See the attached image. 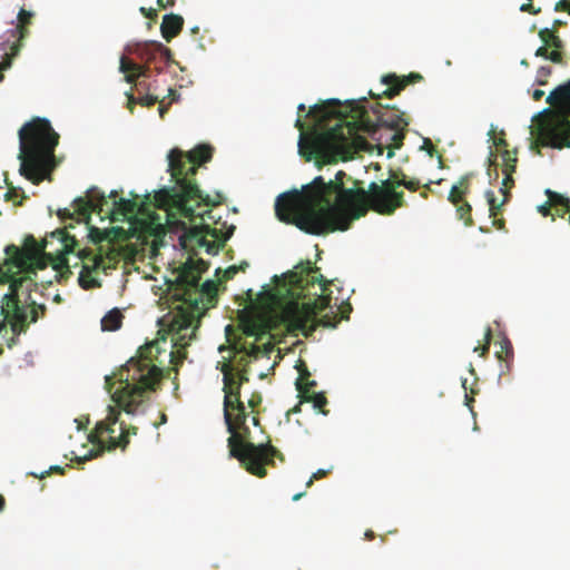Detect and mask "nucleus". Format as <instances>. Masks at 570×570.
<instances>
[{"label": "nucleus", "instance_id": "f257e3e1", "mask_svg": "<svg viewBox=\"0 0 570 570\" xmlns=\"http://www.w3.org/2000/svg\"><path fill=\"white\" fill-rule=\"evenodd\" d=\"M273 284L257 294L253 289L246 292L248 304L238 313L242 334L256 340L277 328L295 335L312 334L316 313L331 306L332 282L308 266L299 274L275 275Z\"/></svg>", "mask_w": 570, "mask_h": 570}, {"label": "nucleus", "instance_id": "f03ea898", "mask_svg": "<svg viewBox=\"0 0 570 570\" xmlns=\"http://www.w3.org/2000/svg\"><path fill=\"white\" fill-rule=\"evenodd\" d=\"M214 148L209 145H198L188 153L174 148L168 154V171L170 187H164L155 193V207L166 210L169 226L178 227L180 249H220L235 230L234 225L226 223L212 227L205 224V215L210 214L204 207L220 205L223 195L204 194L196 180L197 169L213 157Z\"/></svg>", "mask_w": 570, "mask_h": 570}, {"label": "nucleus", "instance_id": "7ed1b4c3", "mask_svg": "<svg viewBox=\"0 0 570 570\" xmlns=\"http://www.w3.org/2000/svg\"><path fill=\"white\" fill-rule=\"evenodd\" d=\"M341 102L330 99L309 108L307 116L315 120L314 126L305 132V124L298 117L295 127L301 131L298 151L307 161L315 159L318 167L325 164L347 160L360 151L371 149V144L361 135H374L380 127L394 130H404L409 122L397 108L389 105L373 110L376 119L372 120L364 106L356 110V119L345 120L342 115Z\"/></svg>", "mask_w": 570, "mask_h": 570}, {"label": "nucleus", "instance_id": "20e7f679", "mask_svg": "<svg viewBox=\"0 0 570 570\" xmlns=\"http://www.w3.org/2000/svg\"><path fill=\"white\" fill-rule=\"evenodd\" d=\"M345 179L352 180L345 171L338 170L333 179L326 181L317 176L302 190L281 194L275 202L276 217L313 235L347 230L366 215L363 202L366 190L358 187L356 180L352 187H346Z\"/></svg>", "mask_w": 570, "mask_h": 570}, {"label": "nucleus", "instance_id": "39448f33", "mask_svg": "<svg viewBox=\"0 0 570 570\" xmlns=\"http://www.w3.org/2000/svg\"><path fill=\"white\" fill-rule=\"evenodd\" d=\"M131 199L117 198L118 191L111 190L108 196L97 187L88 189L86 197L75 199L76 212L90 218L91 213L105 214L111 222H127L129 232L140 245H149V249H159L171 245L177 249L178 227L169 226L166 213L161 216L150 209V204L138 203V195L130 193Z\"/></svg>", "mask_w": 570, "mask_h": 570}, {"label": "nucleus", "instance_id": "423d86ee", "mask_svg": "<svg viewBox=\"0 0 570 570\" xmlns=\"http://www.w3.org/2000/svg\"><path fill=\"white\" fill-rule=\"evenodd\" d=\"M161 343L166 344L165 337ZM164 350L160 341H154L140 346L137 355L131 357L114 375L106 376V389L111 393L116 381L122 386L112 393V400L126 413H134L144 402L148 391H155L163 379V370L154 361Z\"/></svg>", "mask_w": 570, "mask_h": 570}, {"label": "nucleus", "instance_id": "0eeeda50", "mask_svg": "<svg viewBox=\"0 0 570 570\" xmlns=\"http://www.w3.org/2000/svg\"><path fill=\"white\" fill-rule=\"evenodd\" d=\"M19 173L35 185L49 178L57 166L55 150L59 134L46 118H32L18 131Z\"/></svg>", "mask_w": 570, "mask_h": 570}, {"label": "nucleus", "instance_id": "6e6552de", "mask_svg": "<svg viewBox=\"0 0 570 570\" xmlns=\"http://www.w3.org/2000/svg\"><path fill=\"white\" fill-rule=\"evenodd\" d=\"M173 279H167L168 295L173 301L181 302L194 312H204L217 304V283L207 279L200 283L208 265L202 258L188 255L185 262H170Z\"/></svg>", "mask_w": 570, "mask_h": 570}, {"label": "nucleus", "instance_id": "1a4fd4ad", "mask_svg": "<svg viewBox=\"0 0 570 570\" xmlns=\"http://www.w3.org/2000/svg\"><path fill=\"white\" fill-rule=\"evenodd\" d=\"M553 110L546 109L547 117L538 127V142L553 148H570V80L557 87L547 97Z\"/></svg>", "mask_w": 570, "mask_h": 570}, {"label": "nucleus", "instance_id": "9d476101", "mask_svg": "<svg viewBox=\"0 0 570 570\" xmlns=\"http://www.w3.org/2000/svg\"><path fill=\"white\" fill-rule=\"evenodd\" d=\"M232 422L235 423V434H238L239 440L237 442L238 452H245L246 455L237 456L234 455L229 449V454L232 458L237 459L240 464L248 471L250 474L256 475L258 478H264L267 474L266 465L274 464V458L279 456L282 459V453L274 448L271 442L254 444L248 441L250 431L248 426H246V420L243 423H239L237 420V412L232 413Z\"/></svg>", "mask_w": 570, "mask_h": 570}, {"label": "nucleus", "instance_id": "9b49d317", "mask_svg": "<svg viewBox=\"0 0 570 570\" xmlns=\"http://www.w3.org/2000/svg\"><path fill=\"white\" fill-rule=\"evenodd\" d=\"M399 187L400 175L394 171L391 173L390 178L382 180L381 184L371 183L363 200L366 214L372 209L380 215L390 216L397 208L404 207V193L399 191Z\"/></svg>", "mask_w": 570, "mask_h": 570}, {"label": "nucleus", "instance_id": "f8f14e48", "mask_svg": "<svg viewBox=\"0 0 570 570\" xmlns=\"http://www.w3.org/2000/svg\"><path fill=\"white\" fill-rule=\"evenodd\" d=\"M223 391L224 396V419L227 426V431L230 436L227 440L228 446L234 455L245 456V452H238L236 445L239 440L238 434H235V423L232 422V413L237 412V420L243 423L247 419V412L244 403L240 401V383H236V376L229 365H224L223 368Z\"/></svg>", "mask_w": 570, "mask_h": 570}, {"label": "nucleus", "instance_id": "ddd939ff", "mask_svg": "<svg viewBox=\"0 0 570 570\" xmlns=\"http://www.w3.org/2000/svg\"><path fill=\"white\" fill-rule=\"evenodd\" d=\"M108 410L107 417L96 424L94 432L89 435V441L94 444L98 443L101 450L112 451L117 448L125 450L129 444V436L137 434V428L127 426L121 422L119 436H114L115 425L119 421L120 411L112 406H109Z\"/></svg>", "mask_w": 570, "mask_h": 570}, {"label": "nucleus", "instance_id": "4468645a", "mask_svg": "<svg viewBox=\"0 0 570 570\" xmlns=\"http://www.w3.org/2000/svg\"><path fill=\"white\" fill-rule=\"evenodd\" d=\"M146 252H76V256L81 261L89 259L91 265L85 263L79 275V285L83 289L100 287V283L91 277L92 272L114 268L119 258L135 259L139 254L145 257Z\"/></svg>", "mask_w": 570, "mask_h": 570}, {"label": "nucleus", "instance_id": "2eb2a0df", "mask_svg": "<svg viewBox=\"0 0 570 570\" xmlns=\"http://www.w3.org/2000/svg\"><path fill=\"white\" fill-rule=\"evenodd\" d=\"M73 228L72 224L63 228H57L47 233L43 238L38 240L33 235L28 234L23 237L21 246L14 244L7 245L3 249H46L47 246H56V249H76L79 246L78 239L75 235L69 233Z\"/></svg>", "mask_w": 570, "mask_h": 570}, {"label": "nucleus", "instance_id": "dca6fc26", "mask_svg": "<svg viewBox=\"0 0 570 570\" xmlns=\"http://www.w3.org/2000/svg\"><path fill=\"white\" fill-rule=\"evenodd\" d=\"M82 222L86 224V228L88 229V237L94 244H100L104 240H108L109 243L119 242V240H128L131 238H136L129 232V227L125 229L124 227H111L109 229H100L97 227L89 226V218H83L81 216Z\"/></svg>", "mask_w": 570, "mask_h": 570}, {"label": "nucleus", "instance_id": "f3484780", "mask_svg": "<svg viewBox=\"0 0 570 570\" xmlns=\"http://www.w3.org/2000/svg\"><path fill=\"white\" fill-rule=\"evenodd\" d=\"M423 80L422 75L417 72H411L405 77H397L396 75H386L383 77L382 81L387 86V88L382 92L383 96L387 98H393L399 95L401 90H403L407 85L415 83Z\"/></svg>", "mask_w": 570, "mask_h": 570}, {"label": "nucleus", "instance_id": "a211bd4d", "mask_svg": "<svg viewBox=\"0 0 570 570\" xmlns=\"http://www.w3.org/2000/svg\"><path fill=\"white\" fill-rule=\"evenodd\" d=\"M160 42L157 41H148L144 43H138L136 47V55L145 61L144 66H147L151 69V66L154 65V69L157 71V73H160L163 71V67L158 65L157 60L159 58V50H156L154 46L159 45Z\"/></svg>", "mask_w": 570, "mask_h": 570}, {"label": "nucleus", "instance_id": "6ab92c4d", "mask_svg": "<svg viewBox=\"0 0 570 570\" xmlns=\"http://www.w3.org/2000/svg\"><path fill=\"white\" fill-rule=\"evenodd\" d=\"M184 26V19L179 14L169 13L165 14L160 24L161 36L166 41L179 35Z\"/></svg>", "mask_w": 570, "mask_h": 570}, {"label": "nucleus", "instance_id": "aec40b11", "mask_svg": "<svg viewBox=\"0 0 570 570\" xmlns=\"http://www.w3.org/2000/svg\"><path fill=\"white\" fill-rule=\"evenodd\" d=\"M500 191L503 194V199L501 203H498L495 194L491 189L485 191V198L489 205L490 216L494 218V225H497L499 228H502L504 226V222L503 219H497V216L500 214L501 207L509 200L510 193L505 191L504 189H500Z\"/></svg>", "mask_w": 570, "mask_h": 570}, {"label": "nucleus", "instance_id": "412c9836", "mask_svg": "<svg viewBox=\"0 0 570 570\" xmlns=\"http://www.w3.org/2000/svg\"><path fill=\"white\" fill-rule=\"evenodd\" d=\"M546 195L548 196V205L552 206L556 210V215L563 217L564 214L570 215V199L564 197L563 195L552 191L550 189L546 190Z\"/></svg>", "mask_w": 570, "mask_h": 570}, {"label": "nucleus", "instance_id": "4be33fe9", "mask_svg": "<svg viewBox=\"0 0 570 570\" xmlns=\"http://www.w3.org/2000/svg\"><path fill=\"white\" fill-rule=\"evenodd\" d=\"M469 180L470 176L464 175L460 178L458 184L452 186L449 194V200L453 205H459L461 202H464L463 198L469 191Z\"/></svg>", "mask_w": 570, "mask_h": 570}, {"label": "nucleus", "instance_id": "5701e85b", "mask_svg": "<svg viewBox=\"0 0 570 570\" xmlns=\"http://www.w3.org/2000/svg\"><path fill=\"white\" fill-rule=\"evenodd\" d=\"M124 315L120 309L109 311L101 320L102 331H117L121 327Z\"/></svg>", "mask_w": 570, "mask_h": 570}, {"label": "nucleus", "instance_id": "b1692460", "mask_svg": "<svg viewBox=\"0 0 570 570\" xmlns=\"http://www.w3.org/2000/svg\"><path fill=\"white\" fill-rule=\"evenodd\" d=\"M540 40L546 45L548 48H553V50H558L561 52L564 45L561 38L558 36L554 30H551L549 28H543L538 33Z\"/></svg>", "mask_w": 570, "mask_h": 570}, {"label": "nucleus", "instance_id": "393cba45", "mask_svg": "<svg viewBox=\"0 0 570 570\" xmlns=\"http://www.w3.org/2000/svg\"><path fill=\"white\" fill-rule=\"evenodd\" d=\"M233 345L237 352L244 353L247 356L254 358H257L261 354H265L268 352L267 348L263 350L261 346L254 343L242 342L240 337L238 338L237 342L233 343Z\"/></svg>", "mask_w": 570, "mask_h": 570}, {"label": "nucleus", "instance_id": "a878e982", "mask_svg": "<svg viewBox=\"0 0 570 570\" xmlns=\"http://www.w3.org/2000/svg\"><path fill=\"white\" fill-rule=\"evenodd\" d=\"M499 345H500V350L495 352V355H497V357L501 362H504L505 370L509 371L510 370V363H511V361L513 358V347H512V344L509 341V338L503 337L499 342Z\"/></svg>", "mask_w": 570, "mask_h": 570}, {"label": "nucleus", "instance_id": "bb28decb", "mask_svg": "<svg viewBox=\"0 0 570 570\" xmlns=\"http://www.w3.org/2000/svg\"><path fill=\"white\" fill-rule=\"evenodd\" d=\"M303 401L312 402L314 409H317L322 414H327V411L324 409L327 404V399L323 393L312 392V394H299Z\"/></svg>", "mask_w": 570, "mask_h": 570}, {"label": "nucleus", "instance_id": "cd10ccee", "mask_svg": "<svg viewBox=\"0 0 570 570\" xmlns=\"http://www.w3.org/2000/svg\"><path fill=\"white\" fill-rule=\"evenodd\" d=\"M33 18V13L23 8L20 9L18 13V30L20 35V39L24 38L28 35V26L31 23Z\"/></svg>", "mask_w": 570, "mask_h": 570}, {"label": "nucleus", "instance_id": "c85d7f7f", "mask_svg": "<svg viewBox=\"0 0 570 570\" xmlns=\"http://www.w3.org/2000/svg\"><path fill=\"white\" fill-rule=\"evenodd\" d=\"M47 307L45 304H38L35 299L28 305V322L36 323L40 317L46 315Z\"/></svg>", "mask_w": 570, "mask_h": 570}, {"label": "nucleus", "instance_id": "c756f323", "mask_svg": "<svg viewBox=\"0 0 570 570\" xmlns=\"http://www.w3.org/2000/svg\"><path fill=\"white\" fill-rule=\"evenodd\" d=\"M535 56L549 59L554 63H561L562 59H563L562 52H560L558 50L549 51L548 47L546 45L541 46L537 49Z\"/></svg>", "mask_w": 570, "mask_h": 570}, {"label": "nucleus", "instance_id": "7c9ffc66", "mask_svg": "<svg viewBox=\"0 0 570 570\" xmlns=\"http://www.w3.org/2000/svg\"><path fill=\"white\" fill-rule=\"evenodd\" d=\"M456 207L458 217L464 222L465 225H472V216L471 210L472 207L468 202H461L459 205H454Z\"/></svg>", "mask_w": 570, "mask_h": 570}, {"label": "nucleus", "instance_id": "2f4dec72", "mask_svg": "<svg viewBox=\"0 0 570 570\" xmlns=\"http://www.w3.org/2000/svg\"><path fill=\"white\" fill-rule=\"evenodd\" d=\"M298 371H299V376L295 383L296 390L298 391L299 394H306V393H308V389L306 385H304V382L309 379L311 373L308 372V370L304 363L301 364V366L298 367Z\"/></svg>", "mask_w": 570, "mask_h": 570}, {"label": "nucleus", "instance_id": "473e14b6", "mask_svg": "<svg viewBox=\"0 0 570 570\" xmlns=\"http://www.w3.org/2000/svg\"><path fill=\"white\" fill-rule=\"evenodd\" d=\"M150 68L145 66L142 67L141 69L139 70H135V71H131V72H127L125 73V80L128 82V83H137V81H139L140 78H150Z\"/></svg>", "mask_w": 570, "mask_h": 570}, {"label": "nucleus", "instance_id": "72a5a7b5", "mask_svg": "<svg viewBox=\"0 0 570 570\" xmlns=\"http://www.w3.org/2000/svg\"><path fill=\"white\" fill-rule=\"evenodd\" d=\"M509 168H502V173L504 175V178L502 180V187L500 189H504L505 191H509V188H512L514 185V179L512 177L514 170V164H511L508 166Z\"/></svg>", "mask_w": 570, "mask_h": 570}, {"label": "nucleus", "instance_id": "f704fd0d", "mask_svg": "<svg viewBox=\"0 0 570 570\" xmlns=\"http://www.w3.org/2000/svg\"><path fill=\"white\" fill-rule=\"evenodd\" d=\"M403 186L410 191H416L422 185L421 181L416 178L407 179L406 175L400 173V187Z\"/></svg>", "mask_w": 570, "mask_h": 570}, {"label": "nucleus", "instance_id": "c9c22d12", "mask_svg": "<svg viewBox=\"0 0 570 570\" xmlns=\"http://www.w3.org/2000/svg\"><path fill=\"white\" fill-rule=\"evenodd\" d=\"M154 48H156V50H159V59L163 60L165 63L170 65L176 62L171 50L164 46L161 42L157 46H154Z\"/></svg>", "mask_w": 570, "mask_h": 570}, {"label": "nucleus", "instance_id": "e433bc0d", "mask_svg": "<svg viewBox=\"0 0 570 570\" xmlns=\"http://www.w3.org/2000/svg\"><path fill=\"white\" fill-rule=\"evenodd\" d=\"M148 78H140L136 83V89L139 95L153 94L156 91V86L147 80Z\"/></svg>", "mask_w": 570, "mask_h": 570}, {"label": "nucleus", "instance_id": "4c0bfd02", "mask_svg": "<svg viewBox=\"0 0 570 570\" xmlns=\"http://www.w3.org/2000/svg\"><path fill=\"white\" fill-rule=\"evenodd\" d=\"M491 338H492V330L490 326H488L485 330V333H484V341H485L484 345L475 346L474 352H478V353H480L481 356H484L489 352Z\"/></svg>", "mask_w": 570, "mask_h": 570}, {"label": "nucleus", "instance_id": "58836bf2", "mask_svg": "<svg viewBox=\"0 0 570 570\" xmlns=\"http://www.w3.org/2000/svg\"><path fill=\"white\" fill-rule=\"evenodd\" d=\"M142 67L144 66L132 62L131 60L127 59L126 57H121V59H120V71L124 73L139 70Z\"/></svg>", "mask_w": 570, "mask_h": 570}, {"label": "nucleus", "instance_id": "ea45409f", "mask_svg": "<svg viewBox=\"0 0 570 570\" xmlns=\"http://www.w3.org/2000/svg\"><path fill=\"white\" fill-rule=\"evenodd\" d=\"M501 156L503 160V168H509L508 166L511 164H514V169L517 168V150L510 151L505 149Z\"/></svg>", "mask_w": 570, "mask_h": 570}, {"label": "nucleus", "instance_id": "a19ab883", "mask_svg": "<svg viewBox=\"0 0 570 570\" xmlns=\"http://www.w3.org/2000/svg\"><path fill=\"white\" fill-rule=\"evenodd\" d=\"M158 101H159V98L157 95L148 94V92L140 95V97L138 98V104L141 106H145V107H151Z\"/></svg>", "mask_w": 570, "mask_h": 570}, {"label": "nucleus", "instance_id": "79ce46f5", "mask_svg": "<svg viewBox=\"0 0 570 570\" xmlns=\"http://www.w3.org/2000/svg\"><path fill=\"white\" fill-rule=\"evenodd\" d=\"M532 1L533 0H527V3H523L521 7H520V10L523 11V12H528L530 14H539L541 12V8H537L532 4Z\"/></svg>", "mask_w": 570, "mask_h": 570}, {"label": "nucleus", "instance_id": "37998d69", "mask_svg": "<svg viewBox=\"0 0 570 570\" xmlns=\"http://www.w3.org/2000/svg\"><path fill=\"white\" fill-rule=\"evenodd\" d=\"M73 205V213H71L68 208H63V209H59L58 210V216L63 220L66 218H72L73 215H78L79 218H78V223L82 222L81 219V215H79L77 212H76V205L75 203L72 204Z\"/></svg>", "mask_w": 570, "mask_h": 570}, {"label": "nucleus", "instance_id": "c03bdc74", "mask_svg": "<svg viewBox=\"0 0 570 570\" xmlns=\"http://www.w3.org/2000/svg\"><path fill=\"white\" fill-rule=\"evenodd\" d=\"M330 470L318 469L316 472L312 474L309 480L306 482V487H312L315 480H321L328 474Z\"/></svg>", "mask_w": 570, "mask_h": 570}, {"label": "nucleus", "instance_id": "a18cd8bd", "mask_svg": "<svg viewBox=\"0 0 570 570\" xmlns=\"http://www.w3.org/2000/svg\"><path fill=\"white\" fill-rule=\"evenodd\" d=\"M551 73L550 67H540L538 70V83L539 85H546L547 81L544 80L547 77H549Z\"/></svg>", "mask_w": 570, "mask_h": 570}, {"label": "nucleus", "instance_id": "49530a36", "mask_svg": "<svg viewBox=\"0 0 570 570\" xmlns=\"http://www.w3.org/2000/svg\"><path fill=\"white\" fill-rule=\"evenodd\" d=\"M247 266H248V264L246 262L242 263L239 266H236V265L229 266L225 272L226 277L227 278L234 277L239 269L245 271V267H247Z\"/></svg>", "mask_w": 570, "mask_h": 570}, {"label": "nucleus", "instance_id": "de8ad7c7", "mask_svg": "<svg viewBox=\"0 0 570 570\" xmlns=\"http://www.w3.org/2000/svg\"><path fill=\"white\" fill-rule=\"evenodd\" d=\"M554 11H566L570 14V1L568 0H559L554 6Z\"/></svg>", "mask_w": 570, "mask_h": 570}, {"label": "nucleus", "instance_id": "09e8293b", "mask_svg": "<svg viewBox=\"0 0 570 570\" xmlns=\"http://www.w3.org/2000/svg\"><path fill=\"white\" fill-rule=\"evenodd\" d=\"M320 324L325 327H335L336 321H335V317H332L330 315H323L320 318Z\"/></svg>", "mask_w": 570, "mask_h": 570}, {"label": "nucleus", "instance_id": "8fccbe9b", "mask_svg": "<svg viewBox=\"0 0 570 570\" xmlns=\"http://www.w3.org/2000/svg\"><path fill=\"white\" fill-rule=\"evenodd\" d=\"M6 183H8V181L6 180ZM7 185L9 186V189H8V191L4 194V198H6V200H11V202H13L16 205H21V204H22L21 202H18V203L16 202V197H17V191H16V189H14L12 186H10L9 184H7Z\"/></svg>", "mask_w": 570, "mask_h": 570}, {"label": "nucleus", "instance_id": "3c124183", "mask_svg": "<svg viewBox=\"0 0 570 570\" xmlns=\"http://www.w3.org/2000/svg\"><path fill=\"white\" fill-rule=\"evenodd\" d=\"M51 472H57V473L63 474L65 468H61L59 465H52V466H50L49 471H46V472L41 473L40 475H37V474H33V475L39 476L40 479H43L46 475L50 474Z\"/></svg>", "mask_w": 570, "mask_h": 570}, {"label": "nucleus", "instance_id": "603ef678", "mask_svg": "<svg viewBox=\"0 0 570 570\" xmlns=\"http://www.w3.org/2000/svg\"><path fill=\"white\" fill-rule=\"evenodd\" d=\"M236 376V383H240V385L243 386L244 383L248 382V374H247V370L244 368L242 371H239L237 374H235Z\"/></svg>", "mask_w": 570, "mask_h": 570}, {"label": "nucleus", "instance_id": "864d4df0", "mask_svg": "<svg viewBox=\"0 0 570 570\" xmlns=\"http://www.w3.org/2000/svg\"><path fill=\"white\" fill-rule=\"evenodd\" d=\"M140 12H141L145 17L150 18V19H153V18L157 17V12H156V10H155V9H153V8H150V9H146L145 7H141V8H140Z\"/></svg>", "mask_w": 570, "mask_h": 570}, {"label": "nucleus", "instance_id": "5fc2aeb1", "mask_svg": "<svg viewBox=\"0 0 570 570\" xmlns=\"http://www.w3.org/2000/svg\"><path fill=\"white\" fill-rule=\"evenodd\" d=\"M396 132L393 136V140L395 142V146L399 147L402 144V139L404 138L403 130H395Z\"/></svg>", "mask_w": 570, "mask_h": 570}, {"label": "nucleus", "instance_id": "6e6d98bb", "mask_svg": "<svg viewBox=\"0 0 570 570\" xmlns=\"http://www.w3.org/2000/svg\"><path fill=\"white\" fill-rule=\"evenodd\" d=\"M538 209L543 216H548L552 209V206H549L547 202L546 204L539 206Z\"/></svg>", "mask_w": 570, "mask_h": 570}, {"label": "nucleus", "instance_id": "4d7b16f0", "mask_svg": "<svg viewBox=\"0 0 570 570\" xmlns=\"http://www.w3.org/2000/svg\"><path fill=\"white\" fill-rule=\"evenodd\" d=\"M175 1L176 0H157V4L163 8V9H166L168 7H171L175 4Z\"/></svg>", "mask_w": 570, "mask_h": 570}, {"label": "nucleus", "instance_id": "13d9d810", "mask_svg": "<svg viewBox=\"0 0 570 570\" xmlns=\"http://www.w3.org/2000/svg\"><path fill=\"white\" fill-rule=\"evenodd\" d=\"M566 26V21L561 20V19H556L552 23V28H550L551 30H554V32L558 33V29L560 27H563Z\"/></svg>", "mask_w": 570, "mask_h": 570}, {"label": "nucleus", "instance_id": "bf43d9fd", "mask_svg": "<svg viewBox=\"0 0 570 570\" xmlns=\"http://www.w3.org/2000/svg\"><path fill=\"white\" fill-rule=\"evenodd\" d=\"M168 96L170 97V101H169V104H168V105H170V104H171V102H174V101H177V100H178V98H179V95H178V94L176 92V90H175V89H173V88H169V89H168Z\"/></svg>", "mask_w": 570, "mask_h": 570}, {"label": "nucleus", "instance_id": "052dcab7", "mask_svg": "<svg viewBox=\"0 0 570 570\" xmlns=\"http://www.w3.org/2000/svg\"><path fill=\"white\" fill-rule=\"evenodd\" d=\"M424 145L426 146V151L430 156H433V153L435 151L434 146L432 145L430 139H425Z\"/></svg>", "mask_w": 570, "mask_h": 570}, {"label": "nucleus", "instance_id": "680f3d73", "mask_svg": "<svg viewBox=\"0 0 570 570\" xmlns=\"http://www.w3.org/2000/svg\"><path fill=\"white\" fill-rule=\"evenodd\" d=\"M235 330L233 327V325H227L226 328H225V333H226V337L228 340V342L232 343V335H234L235 333Z\"/></svg>", "mask_w": 570, "mask_h": 570}, {"label": "nucleus", "instance_id": "e2e57ef3", "mask_svg": "<svg viewBox=\"0 0 570 570\" xmlns=\"http://www.w3.org/2000/svg\"><path fill=\"white\" fill-rule=\"evenodd\" d=\"M135 104H138V98H135L132 95H128V108L131 112Z\"/></svg>", "mask_w": 570, "mask_h": 570}, {"label": "nucleus", "instance_id": "0e129e2a", "mask_svg": "<svg viewBox=\"0 0 570 570\" xmlns=\"http://www.w3.org/2000/svg\"><path fill=\"white\" fill-rule=\"evenodd\" d=\"M159 102H160L159 108H158L159 116H160V118H164V117H165V115H166V112L168 111V106H169V105L165 106V105L163 104V100H161V101L159 100Z\"/></svg>", "mask_w": 570, "mask_h": 570}, {"label": "nucleus", "instance_id": "69168bd1", "mask_svg": "<svg viewBox=\"0 0 570 570\" xmlns=\"http://www.w3.org/2000/svg\"><path fill=\"white\" fill-rule=\"evenodd\" d=\"M544 96V91L541 89H535L532 94V98L535 101H539Z\"/></svg>", "mask_w": 570, "mask_h": 570}, {"label": "nucleus", "instance_id": "338daca9", "mask_svg": "<svg viewBox=\"0 0 570 570\" xmlns=\"http://www.w3.org/2000/svg\"><path fill=\"white\" fill-rule=\"evenodd\" d=\"M262 401V397L258 395L257 397H255V395H253V397L249 400L248 404L250 407H255L257 406Z\"/></svg>", "mask_w": 570, "mask_h": 570}, {"label": "nucleus", "instance_id": "774afa93", "mask_svg": "<svg viewBox=\"0 0 570 570\" xmlns=\"http://www.w3.org/2000/svg\"><path fill=\"white\" fill-rule=\"evenodd\" d=\"M304 385L307 386L308 389V394H312V389L316 386V382L315 381H311L309 379L307 381L304 382Z\"/></svg>", "mask_w": 570, "mask_h": 570}]
</instances>
